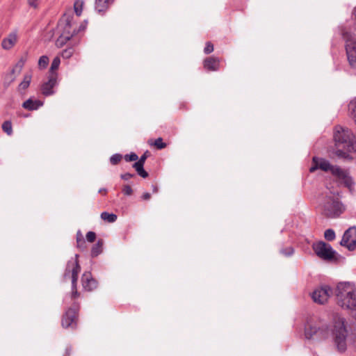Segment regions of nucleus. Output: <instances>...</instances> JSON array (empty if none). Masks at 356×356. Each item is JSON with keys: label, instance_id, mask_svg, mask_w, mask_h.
<instances>
[{"label": "nucleus", "instance_id": "5701e85b", "mask_svg": "<svg viewBox=\"0 0 356 356\" xmlns=\"http://www.w3.org/2000/svg\"><path fill=\"white\" fill-rule=\"evenodd\" d=\"M60 63V60L58 56H56L54 58L50 69H49V74H57L55 71L58 70Z\"/></svg>", "mask_w": 356, "mask_h": 356}, {"label": "nucleus", "instance_id": "bb28decb", "mask_svg": "<svg viewBox=\"0 0 356 356\" xmlns=\"http://www.w3.org/2000/svg\"><path fill=\"white\" fill-rule=\"evenodd\" d=\"M26 61V57H22L19 59V60L17 62V63L16 64L15 68L12 70V72L14 73L16 70H18L19 72H20L21 70L23 68Z\"/></svg>", "mask_w": 356, "mask_h": 356}, {"label": "nucleus", "instance_id": "a878e982", "mask_svg": "<svg viewBox=\"0 0 356 356\" xmlns=\"http://www.w3.org/2000/svg\"><path fill=\"white\" fill-rule=\"evenodd\" d=\"M335 232L332 229H327L325 231L324 237L326 240L332 241L335 238Z\"/></svg>", "mask_w": 356, "mask_h": 356}, {"label": "nucleus", "instance_id": "0eeeda50", "mask_svg": "<svg viewBox=\"0 0 356 356\" xmlns=\"http://www.w3.org/2000/svg\"><path fill=\"white\" fill-rule=\"evenodd\" d=\"M312 248L316 254L325 261H332L336 259L337 252L333 250L332 246L323 241L314 243Z\"/></svg>", "mask_w": 356, "mask_h": 356}, {"label": "nucleus", "instance_id": "9d476101", "mask_svg": "<svg viewBox=\"0 0 356 356\" xmlns=\"http://www.w3.org/2000/svg\"><path fill=\"white\" fill-rule=\"evenodd\" d=\"M330 172L332 175L341 180L348 188H350L354 185V181L347 170L337 165H334Z\"/></svg>", "mask_w": 356, "mask_h": 356}, {"label": "nucleus", "instance_id": "4be33fe9", "mask_svg": "<svg viewBox=\"0 0 356 356\" xmlns=\"http://www.w3.org/2000/svg\"><path fill=\"white\" fill-rule=\"evenodd\" d=\"M101 218L108 222H114L117 220V216L114 213H109L104 211L101 213Z\"/></svg>", "mask_w": 356, "mask_h": 356}, {"label": "nucleus", "instance_id": "79ce46f5", "mask_svg": "<svg viewBox=\"0 0 356 356\" xmlns=\"http://www.w3.org/2000/svg\"><path fill=\"white\" fill-rule=\"evenodd\" d=\"M142 166H144V164L141 163L140 162H139L138 161L136 163H134L133 165V168H135L136 170H138V169H139Z\"/></svg>", "mask_w": 356, "mask_h": 356}, {"label": "nucleus", "instance_id": "2f4dec72", "mask_svg": "<svg viewBox=\"0 0 356 356\" xmlns=\"http://www.w3.org/2000/svg\"><path fill=\"white\" fill-rule=\"evenodd\" d=\"M124 159L127 162H129V161H136L138 159V156L135 153H131L129 154H126L124 156Z\"/></svg>", "mask_w": 356, "mask_h": 356}, {"label": "nucleus", "instance_id": "f3484780", "mask_svg": "<svg viewBox=\"0 0 356 356\" xmlns=\"http://www.w3.org/2000/svg\"><path fill=\"white\" fill-rule=\"evenodd\" d=\"M43 105V102L38 99H28L22 104V107L28 111L38 110Z\"/></svg>", "mask_w": 356, "mask_h": 356}, {"label": "nucleus", "instance_id": "37998d69", "mask_svg": "<svg viewBox=\"0 0 356 356\" xmlns=\"http://www.w3.org/2000/svg\"><path fill=\"white\" fill-rule=\"evenodd\" d=\"M83 239H84V238H83V236L81 231H78L76 233V243L79 242V240H83Z\"/></svg>", "mask_w": 356, "mask_h": 356}, {"label": "nucleus", "instance_id": "4c0bfd02", "mask_svg": "<svg viewBox=\"0 0 356 356\" xmlns=\"http://www.w3.org/2000/svg\"><path fill=\"white\" fill-rule=\"evenodd\" d=\"M76 243H77V248H79L81 251L85 250L87 248L86 241L84 239L79 240V242H77Z\"/></svg>", "mask_w": 356, "mask_h": 356}, {"label": "nucleus", "instance_id": "c03bdc74", "mask_svg": "<svg viewBox=\"0 0 356 356\" xmlns=\"http://www.w3.org/2000/svg\"><path fill=\"white\" fill-rule=\"evenodd\" d=\"M36 1L37 0H28V3L30 6L35 8L37 6V4L35 3Z\"/></svg>", "mask_w": 356, "mask_h": 356}, {"label": "nucleus", "instance_id": "ea45409f", "mask_svg": "<svg viewBox=\"0 0 356 356\" xmlns=\"http://www.w3.org/2000/svg\"><path fill=\"white\" fill-rule=\"evenodd\" d=\"M134 177H135L134 174H131V173H129V172L125 173V174H122L120 175L121 179H122L123 180H125V181H127L129 179L133 178Z\"/></svg>", "mask_w": 356, "mask_h": 356}, {"label": "nucleus", "instance_id": "4468645a", "mask_svg": "<svg viewBox=\"0 0 356 356\" xmlns=\"http://www.w3.org/2000/svg\"><path fill=\"white\" fill-rule=\"evenodd\" d=\"M81 282L83 287L86 291H91L97 287V282L92 277L90 272L83 273Z\"/></svg>", "mask_w": 356, "mask_h": 356}, {"label": "nucleus", "instance_id": "6e6552de", "mask_svg": "<svg viewBox=\"0 0 356 356\" xmlns=\"http://www.w3.org/2000/svg\"><path fill=\"white\" fill-rule=\"evenodd\" d=\"M341 245L347 248L349 250H354L356 248V227L348 228L343 234L340 242Z\"/></svg>", "mask_w": 356, "mask_h": 356}, {"label": "nucleus", "instance_id": "cd10ccee", "mask_svg": "<svg viewBox=\"0 0 356 356\" xmlns=\"http://www.w3.org/2000/svg\"><path fill=\"white\" fill-rule=\"evenodd\" d=\"M280 253L286 257L292 256L294 253V249L292 246H289L286 248H282L280 250Z\"/></svg>", "mask_w": 356, "mask_h": 356}, {"label": "nucleus", "instance_id": "9b49d317", "mask_svg": "<svg viewBox=\"0 0 356 356\" xmlns=\"http://www.w3.org/2000/svg\"><path fill=\"white\" fill-rule=\"evenodd\" d=\"M61 324L64 328L76 327V309L69 308L63 316Z\"/></svg>", "mask_w": 356, "mask_h": 356}, {"label": "nucleus", "instance_id": "2eb2a0df", "mask_svg": "<svg viewBox=\"0 0 356 356\" xmlns=\"http://www.w3.org/2000/svg\"><path fill=\"white\" fill-rule=\"evenodd\" d=\"M17 40V31H13L9 33L7 38L3 39L1 42V46L3 49L9 50L10 49Z\"/></svg>", "mask_w": 356, "mask_h": 356}, {"label": "nucleus", "instance_id": "f704fd0d", "mask_svg": "<svg viewBox=\"0 0 356 356\" xmlns=\"http://www.w3.org/2000/svg\"><path fill=\"white\" fill-rule=\"evenodd\" d=\"M86 238L88 241L92 243L96 238V234L94 232H88L86 234Z\"/></svg>", "mask_w": 356, "mask_h": 356}, {"label": "nucleus", "instance_id": "c85d7f7f", "mask_svg": "<svg viewBox=\"0 0 356 356\" xmlns=\"http://www.w3.org/2000/svg\"><path fill=\"white\" fill-rule=\"evenodd\" d=\"M122 156L120 154H115L110 158V162L112 165H117L122 159Z\"/></svg>", "mask_w": 356, "mask_h": 356}, {"label": "nucleus", "instance_id": "412c9836", "mask_svg": "<svg viewBox=\"0 0 356 356\" xmlns=\"http://www.w3.org/2000/svg\"><path fill=\"white\" fill-rule=\"evenodd\" d=\"M103 241L98 240V241L92 246L91 250V256L96 257L102 252Z\"/></svg>", "mask_w": 356, "mask_h": 356}, {"label": "nucleus", "instance_id": "f03ea898", "mask_svg": "<svg viewBox=\"0 0 356 356\" xmlns=\"http://www.w3.org/2000/svg\"><path fill=\"white\" fill-rule=\"evenodd\" d=\"M333 137L336 146L335 155L339 158L352 159L353 157L348 153L356 152V140L352 131L337 126L335 127Z\"/></svg>", "mask_w": 356, "mask_h": 356}, {"label": "nucleus", "instance_id": "39448f33", "mask_svg": "<svg viewBox=\"0 0 356 356\" xmlns=\"http://www.w3.org/2000/svg\"><path fill=\"white\" fill-rule=\"evenodd\" d=\"M346 42V51L348 63L351 67L356 68V35L350 32H343Z\"/></svg>", "mask_w": 356, "mask_h": 356}, {"label": "nucleus", "instance_id": "20e7f679", "mask_svg": "<svg viewBox=\"0 0 356 356\" xmlns=\"http://www.w3.org/2000/svg\"><path fill=\"white\" fill-rule=\"evenodd\" d=\"M79 254L75 255L74 259L68 261L66 268L64 273V278L66 279L67 277L71 276L72 279V298H75L78 296L76 290V284L78 280V275L81 270V267L78 261Z\"/></svg>", "mask_w": 356, "mask_h": 356}, {"label": "nucleus", "instance_id": "393cba45", "mask_svg": "<svg viewBox=\"0 0 356 356\" xmlns=\"http://www.w3.org/2000/svg\"><path fill=\"white\" fill-rule=\"evenodd\" d=\"M49 58L47 56H42L38 60V66L41 69H44L47 67L49 63Z\"/></svg>", "mask_w": 356, "mask_h": 356}, {"label": "nucleus", "instance_id": "e433bc0d", "mask_svg": "<svg viewBox=\"0 0 356 356\" xmlns=\"http://www.w3.org/2000/svg\"><path fill=\"white\" fill-rule=\"evenodd\" d=\"M74 12L76 14L77 16H80L81 15V13H82V4L81 5H78V3L76 2L74 3Z\"/></svg>", "mask_w": 356, "mask_h": 356}, {"label": "nucleus", "instance_id": "f257e3e1", "mask_svg": "<svg viewBox=\"0 0 356 356\" xmlns=\"http://www.w3.org/2000/svg\"><path fill=\"white\" fill-rule=\"evenodd\" d=\"M332 336L339 352L346 350L348 331L345 320L338 314L333 316L332 323L328 325L325 322L316 318H310L305 325V337L307 339H326Z\"/></svg>", "mask_w": 356, "mask_h": 356}, {"label": "nucleus", "instance_id": "09e8293b", "mask_svg": "<svg viewBox=\"0 0 356 356\" xmlns=\"http://www.w3.org/2000/svg\"><path fill=\"white\" fill-rule=\"evenodd\" d=\"M106 191H106V188H100V189L99 190V193H103V192H104V193H106Z\"/></svg>", "mask_w": 356, "mask_h": 356}, {"label": "nucleus", "instance_id": "423d86ee", "mask_svg": "<svg viewBox=\"0 0 356 356\" xmlns=\"http://www.w3.org/2000/svg\"><path fill=\"white\" fill-rule=\"evenodd\" d=\"M74 22V15L71 10L69 13H65L60 19L57 31L62 34L72 35V38L76 35V26Z\"/></svg>", "mask_w": 356, "mask_h": 356}, {"label": "nucleus", "instance_id": "ddd939ff", "mask_svg": "<svg viewBox=\"0 0 356 356\" xmlns=\"http://www.w3.org/2000/svg\"><path fill=\"white\" fill-rule=\"evenodd\" d=\"M333 166L328 161L314 156L313 157L312 166L309 168V171L310 172H314L317 169H321L325 172H330Z\"/></svg>", "mask_w": 356, "mask_h": 356}, {"label": "nucleus", "instance_id": "3c124183", "mask_svg": "<svg viewBox=\"0 0 356 356\" xmlns=\"http://www.w3.org/2000/svg\"><path fill=\"white\" fill-rule=\"evenodd\" d=\"M107 1L111 5L114 2V0H107Z\"/></svg>", "mask_w": 356, "mask_h": 356}, {"label": "nucleus", "instance_id": "7ed1b4c3", "mask_svg": "<svg viewBox=\"0 0 356 356\" xmlns=\"http://www.w3.org/2000/svg\"><path fill=\"white\" fill-rule=\"evenodd\" d=\"M323 213L328 218L339 217L345 210L342 202L339 200V193L330 191L322 202Z\"/></svg>", "mask_w": 356, "mask_h": 356}, {"label": "nucleus", "instance_id": "8fccbe9b", "mask_svg": "<svg viewBox=\"0 0 356 356\" xmlns=\"http://www.w3.org/2000/svg\"><path fill=\"white\" fill-rule=\"evenodd\" d=\"M157 191H158V189H157L156 186H153V192L156 193Z\"/></svg>", "mask_w": 356, "mask_h": 356}, {"label": "nucleus", "instance_id": "72a5a7b5", "mask_svg": "<svg viewBox=\"0 0 356 356\" xmlns=\"http://www.w3.org/2000/svg\"><path fill=\"white\" fill-rule=\"evenodd\" d=\"M122 193L125 195L129 196V195H132L133 190H132V188H131V187L130 186L125 185V186H124V187L122 188Z\"/></svg>", "mask_w": 356, "mask_h": 356}, {"label": "nucleus", "instance_id": "c9c22d12", "mask_svg": "<svg viewBox=\"0 0 356 356\" xmlns=\"http://www.w3.org/2000/svg\"><path fill=\"white\" fill-rule=\"evenodd\" d=\"M138 175L142 177L143 178H146L148 177V173L144 170V166H142L138 170H136Z\"/></svg>", "mask_w": 356, "mask_h": 356}, {"label": "nucleus", "instance_id": "f8f14e48", "mask_svg": "<svg viewBox=\"0 0 356 356\" xmlns=\"http://www.w3.org/2000/svg\"><path fill=\"white\" fill-rule=\"evenodd\" d=\"M58 74H51L48 76V80L41 86V91L44 96H50L54 94L53 88L57 84Z\"/></svg>", "mask_w": 356, "mask_h": 356}, {"label": "nucleus", "instance_id": "58836bf2", "mask_svg": "<svg viewBox=\"0 0 356 356\" xmlns=\"http://www.w3.org/2000/svg\"><path fill=\"white\" fill-rule=\"evenodd\" d=\"M86 26H87V22L86 21H84L83 23H81L78 28H76V35L81 32V31H84L86 29Z\"/></svg>", "mask_w": 356, "mask_h": 356}, {"label": "nucleus", "instance_id": "dca6fc26", "mask_svg": "<svg viewBox=\"0 0 356 356\" xmlns=\"http://www.w3.org/2000/svg\"><path fill=\"white\" fill-rule=\"evenodd\" d=\"M220 60L216 57H208L204 60V67L209 71L219 70Z\"/></svg>", "mask_w": 356, "mask_h": 356}, {"label": "nucleus", "instance_id": "6ab92c4d", "mask_svg": "<svg viewBox=\"0 0 356 356\" xmlns=\"http://www.w3.org/2000/svg\"><path fill=\"white\" fill-rule=\"evenodd\" d=\"M58 33L60 35L56 41V46L60 48L72 38V35H67V33L66 34H62L61 33Z\"/></svg>", "mask_w": 356, "mask_h": 356}, {"label": "nucleus", "instance_id": "a211bd4d", "mask_svg": "<svg viewBox=\"0 0 356 356\" xmlns=\"http://www.w3.org/2000/svg\"><path fill=\"white\" fill-rule=\"evenodd\" d=\"M110 5L107 0H95V8L97 13H104L107 10Z\"/></svg>", "mask_w": 356, "mask_h": 356}, {"label": "nucleus", "instance_id": "aec40b11", "mask_svg": "<svg viewBox=\"0 0 356 356\" xmlns=\"http://www.w3.org/2000/svg\"><path fill=\"white\" fill-rule=\"evenodd\" d=\"M32 76L30 74L24 75L23 81L19 83L18 86V91L22 92L23 90L27 89L31 83Z\"/></svg>", "mask_w": 356, "mask_h": 356}, {"label": "nucleus", "instance_id": "de8ad7c7", "mask_svg": "<svg viewBox=\"0 0 356 356\" xmlns=\"http://www.w3.org/2000/svg\"><path fill=\"white\" fill-rule=\"evenodd\" d=\"M352 15H353L354 20L356 22V6L354 8V9L353 10Z\"/></svg>", "mask_w": 356, "mask_h": 356}, {"label": "nucleus", "instance_id": "7c9ffc66", "mask_svg": "<svg viewBox=\"0 0 356 356\" xmlns=\"http://www.w3.org/2000/svg\"><path fill=\"white\" fill-rule=\"evenodd\" d=\"M73 53H74V49H73V48L70 47V48L63 50L62 51L61 56L64 58H69L72 56Z\"/></svg>", "mask_w": 356, "mask_h": 356}, {"label": "nucleus", "instance_id": "49530a36", "mask_svg": "<svg viewBox=\"0 0 356 356\" xmlns=\"http://www.w3.org/2000/svg\"><path fill=\"white\" fill-rule=\"evenodd\" d=\"M72 351L71 347H67L65 350V353H64L63 356H70Z\"/></svg>", "mask_w": 356, "mask_h": 356}, {"label": "nucleus", "instance_id": "c756f323", "mask_svg": "<svg viewBox=\"0 0 356 356\" xmlns=\"http://www.w3.org/2000/svg\"><path fill=\"white\" fill-rule=\"evenodd\" d=\"M154 145L159 149H162L166 147V143L163 142V139L161 138H158L154 140Z\"/></svg>", "mask_w": 356, "mask_h": 356}, {"label": "nucleus", "instance_id": "a18cd8bd", "mask_svg": "<svg viewBox=\"0 0 356 356\" xmlns=\"http://www.w3.org/2000/svg\"><path fill=\"white\" fill-rule=\"evenodd\" d=\"M150 197H151V195H150V193H145L143 195V196H142V198H143V200H149V199H150Z\"/></svg>", "mask_w": 356, "mask_h": 356}, {"label": "nucleus", "instance_id": "1a4fd4ad", "mask_svg": "<svg viewBox=\"0 0 356 356\" xmlns=\"http://www.w3.org/2000/svg\"><path fill=\"white\" fill-rule=\"evenodd\" d=\"M332 293V289L327 285H324L316 289L312 292V298L314 302L323 305L327 300L328 298Z\"/></svg>", "mask_w": 356, "mask_h": 356}, {"label": "nucleus", "instance_id": "a19ab883", "mask_svg": "<svg viewBox=\"0 0 356 356\" xmlns=\"http://www.w3.org/2000/svg\"><path fill=\"white\" fill-rule=\"evenodd\" d=\"M148 152H146L143 155L140 156V158L138 160V161L140 162L143 164H145V160L147 159V154Z\"/></svg>", "mask_w": 356, "mask_h": 356}, {"label": "nucleus", "instance_id": "473e14b6", "mask_svg": "<svg viewBox=\"0 0 356 356\" xmlns=\"http://www.w3.org/2000/svg\"><path fill=\"white\" fill-rule=\"evenodd\" d=\"M213 51V45L212 44L211 42H207L206 43V46L204 49V54H209L211 53Z\"/></svg>", "mask_w": 356, "mask_h": 356}, {"label": "nucleus", "instance_id": "b1692460", "mask_svg": "<svg viewBox=\"0 0 356 356\" xmlns=\"http://www.w3.org/2000/svg\"><path fill=\"white\" fill-rule=\"evenodd\" d=\"M3 131L6 133L8 136L13 134L12 123L10 121H5L2 124Z\"/></svg>", "mask_w": 356, "mask_h": 356}]
</instances>
